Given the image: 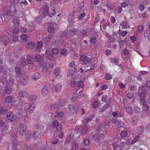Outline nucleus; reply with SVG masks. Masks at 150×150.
Returning <instances> with one entry per match:
<instances>
[{"label": "nucleus", "mask_w": 150, "mask_h": 150, "mask_svg": "<svg viewBox=\"0 0 150 150\" xmlns=\"http://www.w3.org/2000/svg\"><path fill=\"white\" fill-rule=\"evenodd\" d=\"M138 117L136 116H134L132 119V123L134 125H135L138 122Z\"/></svg>", "instance_id": "obj_36"}, {"label": "nucleus", "mask_w": 150, "mask_h": 150, "mask_svg": "<svg viewBox=\"0 0 150 150\" xmlns=\"http://www.w3.org/2000/svg\"><path fill=\"white\" fill-rule=\"evenodd\" d=\"M130 39L132 42H135L137 40V38L134 36H132L130 37Z\"/></svg>", "instance_id": "obj_64"}, {"label": "nucleus", "mask_w": 150, "mask_h": 150, "mask_svg": "<svg viewBox=\"0 0 150 150\" xmlns=\"http://www.w3.org/2000/svg\"><path fill=\"white\" fill-rule=\"evenodd\" d=\"M35 128L40 132L44 131V127L41 123H38L35 125Z\"/></svg>", "instance_id": "obj_14"}, {"label": "nucleus", "mask_w": 150, "mask_h": 150, "mask_svg": "<svg viewBox=\"0 0 150 150\" xmlns=\"http://www.w3.org/2000/svg\"><path fill=\"white\" fill-rule=\"evenodd\" d=\"M112 115L114 116H116L117 117H121V114H120L118 112H114L112 113Z\"/></svg>", "instance_id": "obj_53"}, {"label": "nucleus", "mask_w": 150, "mask_h": 150, "mask_svg": "<svg viewBox=\"0 0 150 150\" xmlns=\"http://www.w3.org/2000/svg\"><path fill=\"white\" fill-rule=\"evenodd\" d=\"M49 6L45 5L41 8L40 11V14L43 18H45L46 16V13L48 12Z\"/></svg>", "instance_id": "obj_5"}, {"label": "nucleus", "mask_w": 150, "mask_h": 150, "mask_svg": "<svg viewBox=\"0 0 150 150\" xmlns=\"http://www.w3.org/2000/svg\"><path fill=\"white\" fill-rule=\"evenodd\" d=\"M59 52V50L58 49L54 48L52 50V53L55 55L57 54Z\"/></svg>", "instance_id": "obj_59"}, {"label": "nucleus", "mask_w": 150, "mask_h": 150, "mask_svg": "<svg viewBox=\"0 0 150 150\" xmlns=\"http://www.w3.org/2000/svg\"><path fill=\"white\" fill-rule=\"evenodd\" d=\"M53 66V64L51 63L48 64H46L43 65L42 67V70L43 72H47L49 71L50 69H51Z\"/></svg>", "instance_id": "obj_7"}, {"label": "nucleus", "mask_w": 150, "mask_h": 150, "mask_svg": "<svg viewBox=\"0 0 150 150\" xmlns=\"http://www.w3.org/2000/svg\"><path fill=\"white\" fill-rule=\"evenodd\" d=\"M83 143L86 146H88L89 144V141L88 139H85L83 141Z\"/></svg>", "instance_id": "obj_62"}, {"label": "nucleus", "mask_w": 150, "mask_h": 150, "mask_svg": "<svg viewBox=\"0 0 150 150\" xmlns=\"http://www.w3.org/2000/svg\"><path fill=\"white\" fill-rule=\"evenodd\" d=\"M62 110L63 112L60 111L57 112L56 113L55 115L57 117H60V118L63 117L64 115V113H65L66 112V109L64 108H62Z\"/></svg>", "instance_id": "obj_12"}, {"label": "nucleus", "mask_w": 150, "mask_h": 150, "mask_svg": "<svg viewBox=\"0 0 150 150\" xmlns=\"http://www.w3.org/2000/svg\"><path fill=\"white\" fill-rule=\"evenodd\" d=\"M21 64L23 66H25L27 65V61L26 60L25 56H23L21 58Z\"/></svg>", "instance_id": "obj_25"}, {"label": "nucleus", "mask_w": 150, "mask_h": 150, "mask_svg": "<svg viewBox=\"0 0 150 150\" xmlns=\"http://www.w3.org/2000/svg\"><path fill=\"white\" fill-rule=\"evenodd\" d=\"M139 136L138 135H137L136 137L132 141L131 143V144H132L134 143L137 141L139 139Z\"/></svg>", "instance_id": "obj_58"}, {"label": "nucleus", "mask_w": 150, "mask_h": 150, "mask_svg": "<svg viewBox=\"0 0 150 150\" xmlns=\"http://www.w3.org/2000/svg\"><path fill=\"white\" fill-rule=\"evenodd\" d=\"M53 126L54 128H56L57 131H60L62 129V125L59 124V122L57 120H55L53 123Z\"/></svg>", "instance_id": "obj_8"}, {"label": "nucleus", "mask_w": 150, "mask_h": 150, "mask_svg": "<svg viewBox=\"0 0 150 150\" xmlns=\"http://www.w3.org/2000/svg\"><path fill=\"white\" fill-rule=\"evenodd\" d=\"M98 102L96 101H95L93 103L92 108H93L95 109L98 107Z\"/></svg>", "instance_id": "obj_57"}, {"label": "nucleus", "mask_w": 150, "mask_h": 150, "mask_svg": "<svg viewBox=\"0 0 150 150\" xmlns=\"http://www.w3.org/2000/svg\"><path fill=\"white\" fill-rule=\"evenodd\" d=\"M5 93L7 94H10L11 91V87L7 86L6 87L5 90Z\"/></svg>", "instance_id": "obj_46"}, {"label": "nucleus", "mask_w": 150, "mask_h": 150, "mask_svg": "<svg viewBox=\"0 0 150 150\" xmlns=\"http://www.w3.org/2000/svg\"><path fill=\"white\" fill-rule=\"evenodd\" d=\"M49 91L48 87L46 86H44L41 89V94L43 96H45L48 94Z\"/></svg>", "instance_id": "obj_10"}, {"label": "nucleus", "mask_w": 150, "mask_h": 150, "mask_svg": "<svg viewBox=\"0 0 150 150\" xmlns=\"http://www.w3.org/2000/svg\"><path fill=\"white\" fill-rule=\"evenodd\" d=\"M62 87V84L60 83H59L53 86L52 89L53 91H54L58 93L61 91Z\"/></svg>", "instance_id": "obj_11"}, {"label": "nucleus", "mask_w": 150, "mask_h": 150, "mask_svg": "<svg viewBox=\"0 0 150 150\" xmlns=\"http://www.w3.org/2000/svg\"><path fill=\"white\" fill-rule=\"evenodd\" d=\"M21 79H22L21 80V84L24 86L26 85L27 84L28 81L26 77H22Z\"/></svg>", "instance_id": "obj_26"}, {"label": "nucleus", "mask_w": 150, "mask_h": 150, "mask_svg": "<svg viewBox=\"0 0 150 150\" xmlns=\"http://www.w3.org/2000/svg\"><path fill=\"white\" fill-rule=\"evenodd\" d=\"M126 111L130 114H132L133 112V110L132 107L129 105H127L125 108Z\"/></svg>", "instance_id": "obj_15"}, {"label": "nucleus", "mask_w": 150, "mask_h": 150, "mask_svg": "<svg viewBox=\"0 0 150 150\" xmlns=\"http://www.w3.org/2000/svg\"><path fill=\"white\" fill-rule=\"evenodd\" d=\"M127 134V132L125 131H123L121 133V136L122 137H125Z\"/></svg>", "instance_id": "obj_63"}, {"label": "nucleus", "mask_w": 150, "mask_h": 150, "mask_svg": "<svg viewBox=\"0 0 150 150\" xmlns=\"http://www.w3.org/2000/svg\"><path fill=\"white\" fill-rule=\"evenodd\" d=\"M149 106H148V107ZM142 108L143 111L142 114L141 116L142 117L144 118L146 117L148 113V110L149 109V107L147 109L146 107V108H145L144 109V108L143 107V106H142Z\"/></svg>", "instance_id": "obj_24"}, {"label": "nucleus", "mask_w": 150, "mask_h": 150, "mask_svg": "<svg viewBox=\"0 0 150 150\" xmlns=\"http://www.w3.org/2000/svg\"><path fill=\"white\" fill-rule=\"evenodd\" d=\"M37 97L35 95H30L28 97V100L30 101H34L36 100Z\"/></svg>", "instance_id": "obj_29"}, {"label": "nucleus", "mask_w": 150, "mask_h": 150, "mask_svg": "<svg viewBox=\"0 0 150 150\" xmlns=\"http://www.w3.org/2000/svg\"><path fill=\"white\" fill-rule=\"evenodd\" d=\"M42 17L41 15H40V16H38L36 18L35 20V22L37 23H39L41 20Z\"/></svg>", "instance_id": "obj_51"}, {"label": "nucleus", "mask_w": 150, "mask_h": 150, "mask_svg": "<svg viewBox=\"0 0 150 150\" xmlns=\"http://www.w3.org/2000/svg\"><path fill=\"white\" fill-rule=\"evenodd\" d=\"M41 75L38 73H36L34 74L32 76V79L34 81H36L40 78Z\"/></svg>", "instance_id": "obj_23"}, {"label": "nucleus", "mask_w": 150, "mask_h": 150, "mask_svg": "<svg viewBox=\"0 0 150 150\" xmlns=\"http://www.w3.org/2000/svg\"><path fill=\"white\" fill-rule=\"evenodd\" d=\"M27 62L29 64H31L33 62V59L30 56H28L27 57Z\"/></svg>", "instance_id": "obj_44"}, {"label": "nucleus", "mask_w": 150, "mask_h": 150, "mask_svg": "<svg viewBox=\"0 0 150 150\" xmlns=\"http://www.w3.org/2000/svg\"><path fill=\"white\" fill-rule=\"evenodd\" d=\"M80 60L83 62V64L86 65H89L92 62L93 60L84 55H80Z\"/></svg>", "instance_id": "obj_3"}, {"label": "nucleus", "mask_w": 150, "mask_h": 150, "mask_svg": "<svg viewBox=\"0 0 150 150\" xmlns=\"http://www.w3.org/2000/svg\"><path fill=\"white\" fill-rule=\"evenodd\" d=\"M91 135L96 141H98L100 139V137H99V136H98V133H92Z\"/></svg>", "instance_id": "obj_27"}, {"label": "nucleus", "mask_w": 150, "mask_h": 150, "mask_svg": "<svg viewBox=\"0 0 150 150\" xmlns=\"http://www.w3.org/2000/svg\"><path fill=\"white\" fill-rule=\"evenodd\" d=\"M21 38L22 41L23 42H25L28 40V37L27 35L25 34H23L21 35Z\"/></svg>", "instance_id": "obj_33"}, {"label": "nucleus", "mask_w": 150, "mask_h": 150, "mask_svg": "<svg viewBox=\"0 0 150 150\" xmlns=\"http://www.w3.org/2000/svg\"><path fill=\"white\" fill-rule=\"evenodd\" d=\"M144 26L143 25H141L137 28V31L139 32H142L143 30H144Z\"/></svg>", "instance_id": "obj_41"}, {"label": "nucleus", "mask_w": 150, "mask_h": 150, "mask_svg": "<svg viewBox=\"0 0 150 150\" xmlns=\"http://www.w3.org/2000/svg\"><path fill=\"white\" fill-rule=\"evenodd\" d=\"M26 127L24 124H21L20 126L19 132L21 135H23L25 133Z\"/></svg>", "instance_id": "obj_9"}, {"label": "nucleus", "mask_w": 150, "mask_h": 150, "mask_svg": "<svg viewBox=\"0 0 150 150\" xmlns=\"http://www.w3.org/2000/svg\"><path fill=\"white\" fill-rule=\"evenodd\" d=\"M105 78L106 79L109 80L112 79V76L110 74H107L105 76Z\"/></svg>", "instance_id": "obj_56"}, {"label": "nucleus", "mask_w": 150, "mask_h": 150, "mask_svg": "<svg viewBox=\"0 0 150 150\" xmlns=\"http://www.w3.org/2000/svg\"><path fill=\"white\" fill-rule=\"evenodd\" d=\"M13 22L14 25L16 26H18L19 25V21L17 19H15L13 20Z\"/></svg>", "instance_id": "obj_60"}, {"label": "nucleus", "mask_w": 150, "mask_h": 150, "mask_svg": "<svg viewBox=\"0 0 150 150\" xmlns=\"http://www.w3.org/2000/svg\"><path fill=\"white\" fill-rule=\"evenodd\" d=\"M83 82L82 80L79 81L77 83L78 86L80 88H82L83 86Z\"/></svg>", "instance_id": "obj_49"}, {"label": "nucleus", "mask_w": 150, "mask_h": 150, "mask_svg": "<svg viewBox=\"0 0 150 150\" xmlns=\"http://www.w3.org/2000/svg\"><path fill=\"white\" fill-rule=\"evenodd\" d=\"M69 109L71 114H74V113L75 110L74 106L71 105H68Z\"/></svg>", "instance_id": "obj_28"}, {"label": "nucleus", "mask_w": 150, "mask_h": 150, "mask_svg": "<svg viewBox=\"0 0 150 150\" xmlns=\"http://www.w3.org/2000/svg\"><path fill=\"white\" fill-rule=\"evenodd\" d=\"M45 53L46 56L49 59H51L52 58V54L51 53H50V52L48 50H47L46 51Z\"/></svg>", "instance_id": "obj_38"}, {"label": "nucleus", "mask_w": 150, "mask_h": 150, "mask_svg": "<svg viewBox=\"0 0 150 150\" xmlns=\"http://www.w3.org/2000/svg\"><path fill=\"white\" fill-rule=\"evenodd\" d=\"M79 148V145L78 144L76 143L74 145L73 144L71 148V150H78Z\"/></svg>", "instance_id": "obj_31"}, {"label": "nucleus", "mask_w": 150, "mask_h": 150, "mask_svg": "<svg viewBox=\"0 0 150 150\" xmlns=\"http://www.w3.org/2000/svg\"><path fill=\"white\" fill-rule=\"evenodd\" d=\"M42 45V42L39 41L37 44V49H39V51H40V49L41 48Z\"/></svg>", "instance_id": "obj_50"}, {"label": "nucleus", "mask_w": 150, "mask_h": 150, "mask_svg": "<svg viewBox=\"0 0 150 150\" xmlns=\"http://www.w3.org/2000/svg\"><path fill=\"white\" fill-rule=\"evenodd\" d=\"M40 136L39 132L36 131H34L33 134V137L35 139L38 138Z\"/></svg>", "instance_id": "obj_37"}, {"label": "nucleus", "mask_w": 150, "mask_h": 150, "mask_svg": "<svg viewBox=\"0 0 150 150\" xmlns=\"http://www.w3.org/2000/svg\"><path fill=\"white\" fill-rule=\"evenodd\" d=\"M120 25L124 28H128L130 27V26L128 23L125 21H123L120 23Z\"/></svg>", "instance_id": "obj_19"}, {"label": "nucleus", "mask_w": 150, "mask_h": 150, "mask_svg": "<svg viewBox=\"0 0 150 150\" xmlns=\"http://www.w3.org/2000/svg\"><path fill=\"white\" fill-rule=\"evenodd\" d=\"M90 41L91 43L93 44H96L97 42V40L95 37H91L90 38Z\"/></svg>", "instance_id": "obj_34"}, {"label": "nucleus", "mask_w": 150, "mask_h": 150, "mask_svg": "<svg viewBox=\"0 0 150 150\" xmlns=\"http://www.w3.org/2000/svg\"><path fill=\"white\" fill-rule=\"evenodd\" d=\"M60 53L62 55H66L68 54V52L65 49H63L61 50Z\"/></svg>", "instance_id": "obj_54"}, {"label": "nucleus", "mask_w": 150, "mask_h": 150, "mask_svg": "<svg viewBox=\"0 0 150 150\" xmlns=\"http://www.w3.org/2000/svg\"><path fill=\"white\" fill-rule=\"evenodd\" d=\"M94 115L93 114L91 115L89 117L86 118L85 119V120L86 121V123H87L89 121L91 120L94 116Z\"/></svg>", "instance_id": "obj_45"}, {"label": "nucleus", "mask_w": 150, "mask_h": 150, "mask_svg": "<svg viewBox=\"0 0 150 150\" xmlns=\"http://www.w3.org/2000/svg\"><path fill=\"white\" fill-rule=\"evenodd\" d=\"M75 70L74 71L73 70H71L69 71L68 74H67L68 76L69 77H71V76H73L75 73Z\"/></svg>", "instance_id": "obj_55"}, {"label": "nucleus", "mask_w": 150, "mask_h": 150, "mask_svg": "<svg viewBox=\"0 0 150 150\" xmlns=\"http://www.w3.org/2000/svg\"><path fill=\"white\" fill-rule=\"evenodd\" d=\"M144 130V128L143 127L140 126L137 127V135L139 136V135L142 134Z\"/></svg>", "instance_id": "obj_22"}, {"label": "nucleus", "mask_w": 150, "mask_h": 150, "mask_svg": "<svg viewBox=\"0 0 150 150\" xmlns=\"http://www.w3.org/2000/svg\"><path fill=\"white\" fill-rule=\"evenodd\" d=\"M1 39L2 40V43L6 45L9 42L8 37L6 35H5L3 37H1Z\"/></svg>", "instance_id": "obj_13"}, {"label": "nucleus", "mask_w": 150, "mask_h": 150, "mask_svg": "<svg viewBox=\"0 0 150 150\" xmlns=\"http://www.w3.org/2000/svg\"><path fill=\"white\" fill-rule=\"evenodd\" d=\"M111 104V102H107L105 105L103 107V108L101 110L102 111L105 110L107 108L110 107Z\"/></svg>", "instance_id": "obj_32"}, {"label": "nucleus", "mask_w": 150, "mask_h": 150, "mask_svg": "<svg viewBox=\"0 0 150 150\" xmlns=\"http://www.w3.org/2000/svg\"><path fill=\"white\" fill-rule=\"evenodd\" d=\"M150 37V30H147L145 32L144 34V37L148 39Z\"/></svg>", "instance_id": "obj_40"}, {"label": "nucleus", "mask_w": 150, "mask_h": 150, "mask_svg": "<svg viewBox=\"0 0 150 150\" xmlns=\"http://www.w3.org/2000/svg\"><path fill=\"white\" fill-rule=\"evenodd\" d=\"M110 61L114 63H115L116 65H118V59H115L113 58H111L110 59Z\"/></svg>", "instance_id": "obj_43"}, {"label": "nucleus", "mask_w": 150, "mask_h": 150, "mask_svg": "<svg viewBox=\"0 0 150 150\" xmlns=\"http://www.w3.org/2000/svg\"><path fill=\"white\" fill-rule=\"evenodd\" d=\"M35 46V44L34 43L30 42H29L27 45L28 47L30 49H33Z\"/></svg>", "instance_id": "obj_30"}, {"label": "nucleus", "mask_w": 150, "mask_h": 150, "mask_svg": "<svg viewBox=\"0 0 150 150\" xmlns=\"http://www.w3.org/2000/svg\"><path fill=\"white\" fill-rule=\"evenodd\" d=\"M74 137V134H70L67 137L66 142L67 143H68L69 142L70 140Z\"/></svg>", "instance_id": "obj_39"}, {"label": "nucleus", "mask_w": 150, "mask_h": 150, "mask_svg": "<svg viewBox=\"0 0 150 150\" xmlns=\"http://www.w3.org/2000/svg\"><path fill=\"white\" fill-rule=\"evenodd\" d=\"M27 92L25 90H22L19 92V96L21 98H25L28 96Z\"/></svg>", "instance_id": "obj_16"}, {"label": "nucleus", "mask_w": 150, "mask_h": 150, "mask_svg": "<svg viewBox=\"0 0 150 150\" xmlns=\"http://www.w3.org/2000/svg\"><path fill=\"white\" fill-rule=\"evenodd\" d=\"M35 104L34 103H32L30 105L28 103H25V102H23L22 104V109L24 111L28 110L29 112L32 113L35 108Z\"/></svg>", "instance_id": "obj_1"}, {"label": "nucleus", "mask_w": 150, "mask_h": 150, "mask_svg": "<svg viewBox=\"0 0 150 150\" xmlns=\"http://www.w3.org/2000/svg\"><path fill=\"white\" fill-rule=\"evenodd\" d=\"M15 71L16 74H20L21 73V71L19 67H17L15 69Z\"/></svg>", "instance_id": "obj_61"}, {"label": "nucleus", "mask_w": 150, "mask_h": 150, "mask_svg": "<svg viewBox=\"0 0 150 150\" xmlns=\"http://www.w3.org/2000/svg\"><path fill=\"white\" fill-rule=\"evenodd\" d=\"M114 125H117V127L118 128H120L122 127L123 125V123L122 122L120 121L116 120L114 121Z\"/></svg>", "instance_id": "obj_20"}, {"label": "nucleus", "mask_w": 150, "mask_h": 150, "mask_svg": "<svg viewBox=\"0 0 150 150\" xmlns=\"http://www.w3.org/2000/svg\"><path fill=\"white\" fill-rule=\"evenodd\" d=\"M88 131L87 127L86 125H81L76 127L74 131L75 133H79L81 134H84Z\"/></svg>", "instance_id": "obj_2"}, {"label": "nucleus", "mask_w": 150, "mask_h": 150, "mask_svg": "<svg viewBox=\"0 0 150 150\" xmlns=\"http://www.w3.org/2000/svg\"><path fill=\"white\" fill-rule=\"evenodd\" d=\"M146 95L145 93L143 92H141L139 94V96L141 98L140 103L143 106L144 109L145 108H146L147 107V108L148 107V105L145 100V99L144 98L145 97Z\"/></svg>", "instance_id": "obj_4"}, {"label": "nucleus", "mask_w": 150, "mask_h": 150, "mask_svg": "<svg viewBox=\"0 0 150 150\" xmlns=\"http://www.w3.org/2000/svg\"><path fill=\"white\" fill-rule=\"evenodd\" d=\"M61 72V69L59 67L56 68L54 71V76L56 77H59L60 75Z\"/></svg>", "instance_id": "obj_18"}, {"label": "nucleus", "mask_w": 150, "mask_h": 150, "mask_svg": "<svg viewBox=\"0 0 150 150\" xmlns=\"http://www.w3.org/2000/svg\"><path fill=\"white\" fill-rule=\"evenodd\" d=\"M12 97L11 96H9L7 97L6 98V101L7 103H10L11 102L12 100Z\"/></svg>", "instance_id": "obj_48"}, {"label": "nucleus", "mask_w": 150, "mask_h": 150, "mask_svg": "<svg viewBox=\"0 0 150 150\" xmlns=\"http://www.w3.org/2000/svg\"><path fill=\"white\" fill-rule=\"evenodd\" d=\"M77 31V30L75 28L71 29L69 31V34L71 35H74L76 33Z\"/></svg>", "instance_id": "obj_35"}, {"label": "nucleus", "mask_w": 150, "mask_h": 150, "mask_svg": "<svg viewBox=\"0 0 150 150\" xmlns=\"http://www.w3.org/2000/svg\"><path fill=\"white\" fill-rule=\"evenodd\" d=\"M7 118L9 120L12 121L14 120V115L11 112H8L7 114Z\"/></svg>", "instance_id": "obj_21"}, {"label": "nucleus", "mask_w": 150, "mask_h": 150, "mask_svg": "<svg viewBox=\"0 0 150 150\" xmlns=\"http://www.w3.org/2000/svg\"><path fill=\"white\" fill-rule=\"evenodd\" d=\"M49 6L45 5L41 8L40 11V14L43 18H45L46 16V13L48 12Z\"/></svg>", "instance_id": "obj_6"}, {"label": "nucleus", "mask_w": 150, "mask_h": 150, "mask_svg": "<svg viewBox=\"0 0 150 150\" xmlns=\"http://www.w3.org/2000/svg\"><path fill=\"white\" fill-rule=\"evenodd\" d=\"M42 59V57L40 55H37L35 57L34 59L35 61L39 62H40Z\"/></svg>", "instance_id": "obj_42"}, {"label": "nucleus", "mask_w": 150, "mask_h": 150, "mask_svg": "<svg viewBox=\"0 0 150 150\" xmlns=\"http://www.w3.org/2000/svg\"><path fill=\"white\" fill-rule=\"evenodd\" d=\"M31 137V132H29L27 134L26 137V140L28 141L30 140Z\"/></svg>", "instance_id": "obj_52"}, {"label": "nucleus", "mask_w": 150, "mask_h": 150, "mask_svg": "<svg viewBox=\"0 0 150 150\" xmlns=\"http://www.w3.org/2000/svg\"><path fill=\"white\" fill-rule=\"evenodd\" d=\"M55 29L52 26H49L48 28V31L49 32L52 33L55 31Z\"/></svg>", "instance_id": "obj_47"}, {"label": "nucleus", "mask_w": 150, "mask_h": 150, "mask_svg": "<svg viewBox=\"0 0 150 150\" xmlns=\"http://www.w3.org/2000/svg\"><path fill=\"white\" fill-rule=\"evenodd\" d=\"M13 9L14 10V11H11L10 10L8 9L4 12V15H5L7 16L13 15L15 14L16 12L15 8V7H13Z\"/></svg>", "instance_id": "obj_17"}]
</instances>
